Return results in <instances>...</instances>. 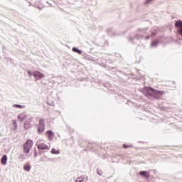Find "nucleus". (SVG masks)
<instances>
[{"label": "nucleus", "instance_id": "bb28decb", "mask_svg": "<svg viewBox=\"0 0 182 182\" xmlns=\"http://www.w3.org/2000/svg\"><path fill=\"white\" fill-rule=\"evenodd\" d=\"M38 9H39V11H42V7H41L40 6H38Z\"/></svg>", "mask_w": 182, "mask_h": 182}, {"label": "nucleus", "instance_id": "7c9ffc66", "mask_svg": "<svg viewBox=\"0 0 182 182\" xmlns=\"http://www.w3.org/2000/svg\"><path fill=\"white\" fill-rule=\"evenodd\" d=\"M34 157H36V154L34 155Z\"/></svg>", "mask_w": 182, "mask_h": 182}, {"label": "nucleus", "instance_id": "f3484780", "mask_svg": "<svg viewBox=\"0 0 182 182\" xmlns=\"http://www.w3.org/2000/svg\"><path fill=\"white\" fill-rule=\"evenodd\" d=\"M51 153L52 154H59V153H60V151L56 150L55 149H52Z\"/></svg>", "mask_w": 182, "mask_h": 182}, {"label": "nucleus", "instance_id": "2eb2a0df", "mask_svg": "<svg viewBox=\"0 0 182 182\" xmlns=\"http://www.w3.org/2000/svg\"><path fill=\"white\" fill-rule=\"evenodd\" d=\"M72 50L75 53H78V55H82V50H80L76 47L73 48Z\"/></svg>", "mask_w": 182, "mask_h": 182}, {"label": "nucleus", "instance_id": "f257e3e1", "mask_svg": "<svg viewBox=\"0 0 182 182\" xmlns=\"http://www.w3.org/2000/svg\"><path fill=\"white\" fill-rule=\"evenodd\" d=\"M164 91L156 90L151 87H144L143 94L149 99H159V96H162Z\"/></svg>", "mask_w": 182, "mask_h": 182}, {"label": "nucleus", "instance_id": "423d86ee", "mask_svg": "<svg viewBox=\"0 0 182 182\" xmlns=\"http://www.w3.org/2000/svg\"><path fill=\"white\" fill-rule=\"evenodd\" d=\"M27 116L25 112H22L18 114V120H19L20 123H22L24 120H26Z\"/></svg>", "mask_w": 182, "mask_h": 182}, {"label": "nucleus", "instance_id": "412c9836", "mask_svg": "<svg viewBox=\"0 0 182 182\" xmlns=\"http://www.w3.org/2000/svg\"><path fill=\"white\" fill-rule=\"evenodd\" d=\"M97 173L99 176H103V171L102 170L97 169Z\"/></svg>", "mask_w": 182, "mask_h": 182}, {"label": "nucleus", "instance_id": "4468645a", "mask_svg": "<svg viewBox=\"0 0 182 182\" xmlns=\"http://www.w3.org/2000/svg\"><path fill=\"white\" fill-rule=\"evenodd\" d=\"M12 107H14V109H23L25 108V105H18V104H14L12 105Z\"/></svg>", "mask_w": 182, "mask_h": 182}, {"label": "nucleus", "instance_id": "a878e982", "mask_svg": "<svg viewBox=\"0 0 182 182\" xmlns=\"http://www.w3.org/2000/svg\"><path fill=\"white\" fill-rule=\"evenodd\" d=\"M141 33H146V30L141 29Z\"/></svg>", "mask_w": 182, "mask_h": 182}, {"label": "nucleus", "instance_id": "dca6fc26", "mask_svg": "<svg viewBox=\"0 0 182 182\" xmlns=\"http://www.w3.org/2000/svg\"><path fill=\"white\" fill-rule=\"evenodd\" d=\"M159 42L160 41H155L152 42L151 44V48H157Z\"/></svg>", "mask_w": 182, "mask_h": 182}, {"label": "nucleus", "instance_id": "39448f33", "mask_svg": "<svg viewBox=\"0 0 182 182\" xmlns=\"http://www.w3.org/2000/svg\"><path fill=\"white\" fill-rule=\"evenodd\" d=\"M32 122V118H28L27 120L24 122V129L26 130H28V129H31L32 127V124H31Z\"/></svg>", "mask_w": 182, "mask_h": 182}, {"label": "nucleus", "instance_id": "1a4fd4ad", "mask_svg": "<svg viewBox=\"0 0 182 182\" xmlns=\"http://www.w3.org/2000/svg\"><path fill=\"white\" fill-rule=\"evenodd\" d=\"M46 103L47 105H48V106H55V102L53 101V97H52V96L48 97Z\"/></svg>", "mask_w": 182, "mask_h": 182}, {"label": "nucleus", "instance_id": "9d476101", "mask_svg": "<svg viewBox=\"0 0 182 182\" xmlns=\"http://www.w3.org/2000/svg\"><path fill=\"white\" fill-rule=\"evenodd\" d=\"M32 146H33V142H32V140H28L26 143L23 144V147H26V149H29L32 148Z\"/></svg>", "mask_w": 182, "mask_h": 182}, {"label": "nucleus", "instance_id": "aec40b11", "mask_svg": "<svg viewBox=\"0 0 182 182\" xmlns=\"http://www.w3.org/2000/svg\"><path fill=\"white\" fill-rule=\"evenodd\" d=\"M29 151H31V149H29V148H26L23 146V152L24 153H29Z\"/></svg>", "mask_w": 182, "mask_h": 182}, {"label": "nucleus", "instance_id": "0eeeda50", "mask_svg": "<svg viewBox=\"0 0 182 182\" xmlns=\"http://www.w3.org/2000/svg\"><path fill=\"white\" fill-rule=\"evenodd\" d=\"M38 150H49V146L46 144H36Z\"/></svg>", "mask_w": 182, "mask_h": 182}, {"label": "nucleus", "instance_id": "ddd939ff", "mask_svg": "<svg viewBox=\"0 0 182 182\" xmlns=\"http://www.w3.org/2000/svg\"><path fill=\"white\" fill-rule=\"evenodd\" d=\"M31 168H32V166L30 164H25L23 166V170L24 171H31Z\"/></svg>", "mask_w": 182, "mask_h": 182}, {"label": "nucleus", "instance_id": "f03ea898", "mask_svg": "<svg viewBox=\"0 0 182 182\" xmlns=\"http://www.w3.org/2000/svg\"><path fill=\"white\" fill-rule=\"evenodd\" d=\"M144 36L140 33L136 34H132L128 37V41L130 43H133L134 45H137L141 39H143Z\"/></svg>", "mask_w": 182, "mask_h": 182}, {"label": "nucleus", "instance_id": "5701e85b", "mask_svg": "<svg viewBox=\"0 0 182 182\" xmlns=\"http://www.w3.org/2000/svg\"><path fill=\"white\" fill-rule=\"evenodd\" d=\"M151 1H153V0H146L144 2L145 5H147V4H150V2H151Z\"/></svg>", "mask_w": 182, "mask_h": 182}, {"label": "nucleus", "instance_id": "6ab92c4d", "mask_svg": "<svg viewBox=\"0 0 182 182\" xmlns=\"http://www.w3.org/2000/svg\"><path fill=\"white\" fill-rule=\"evenodd\" d=\"M27 73H28L29 77H32V76H33V72H32L31 70H28Z\"/></svg>", "mask_w": 182, "mask_h": 182}, {"label": "nucleus", "instance_id": "9b49d317", "mask_svg": "<svg viewBox=\"0 0 182 182\" xmlns=\"http://www.w3.org/2000/svg\"><path fill=\"white\" fill-rule=\"evenodd\" d=\"M6 163H8V156L3 155L1 159V164H3V166H6Z\"/></svg>", "mask_w": 182, "mask_h": 182}, {"label": "nucleus", "instance_id": "cd10ccee", "mask_svg": "<svg viewBox=\"0 0 182 182\" xmlns=\"http://www.w3.org/2000/svg\"><path fill=\"white\" fill-rule=\"evenodd\" d=\"M145 39H150V36H145Z\"/></svg>", "mask_w": 182, "mask_h": 182}, {"label": "nucleus", "instance_id": "393cba45", "mask_svg": "<svg viewBox=\"0 0 182 182\" xmlns=\"http://www.w3.org/2000/svg\"><path fill=\"white\" fill-rule=\"evenodd\" d=\"M75 182H83V180L79 178V177L75 180Z\"/></svg>", "mask_w": 182, "mask_h": 182}, {"label": "nucleus", "instance_id": "4be33fe9", "mask_svg": "<svg viewBox=\"0 0 182 182\" xmlns=\"http://www.w3.org/2000/svg\"><path fill=\"white\" fill-rule=\"evenodd\" d=\"M123 147L124 149H129V147H132V145H127L126 144H124Z\"/></svg>", "mask_w": 182, "mask_h": 182}, {"label": "nucleus", "instance_id": "c85d7f7f", "mask_svg": "<svg viewBox=\"0 0 182 182\" xmlns=\"http://www.w3.org/2000/svg\"><path fill=\"white\" fill-rule=\"evenodd\" d=\"M151 36H152V38H154V36H156V33H152Z\"/></svg>", "mask_w": 182, "mask_h": 182}, {"label": "nucleus", "instance_id": "6e6552de", "mask_svg": "<svg viewBox=\"0 0 182 182\" xmlns=\"http://www.w3.org/2000/svg\"><path fill=\"white\" fill-rule=\"evenodd\" d=\"M46 136H48V139L52 141L55 139V133L52 132V130H48L46 132Z\"/></svg>", "mask_w": 182, "mask_h": 182}, {"label": "nucleus", "instance_id": "b1692460", "mask_svg": "<svg viewBox=\"0 0 182 182\" xmlns=\"http://www.w3.org/2000/svg\"><path fill=\"white\" fill-rule=\"evenodd\" d=\"M80 180H82V181H85V176H81L79 177Z\"/></svg>", "mask_w": 182, "mask_h": 182}, {"label": "nucleus", "instance_id": "20e7f679", "mask_svg": "<svg viewBox=\"0 0 182 182\" xmlns=\"http://www.w3.org/2000/svg\"><path fill=\"white\" fill-rule=\"evenodd\" d=\"M33 77L36 80H41V79H43V77H45V75L39 71H34Z\"/></svg>", "mask_w": 182, "mask_h": 182}, {"label": "nucleus", "instance_id": "a211bd4d", "mask_svg": "<svg viewBox=\"0 0 182 182\" xmlns=\"http://www.w3.org/2000/svg\"><path fill=\"white\" fill-rule=\"evenodd\" d=\"M18 160H20V161H23V160H25V156L23 154L19 155Z\"/></svg>", "mask_w": 182, "mask_h": 182}, {"label": "nucleus", "instance_id": "f8f14e48", "mask_svg": "<svg viewBox=\"0 0 182 182\" xmlns=\"http://www.w3.org/2000/svg\"><path fill=\"white\" fill-rule=\"evenodd\" d=\"M139 175L142 176L143 177H146V178L150 177V174L147 171H140L139 172Z\"/></svg>", "mask_w": 182, "mask_h": 182}, {"label": "nucleus", "instance_id": "2f4dec72", "mask_svg": "<svg viewBox=\"0 0 182 182\" xmlns=\"http://www.w3.org/2000/svg\"><path fill=\"white\" fill-rule=\"evenodd\" d=\"M87 180V177H86Z\"/></svg>", "mask_w": 182, "mask_h": 182}, {"label": "nucleus", "instance_id": "c756f323", "mask_svg": "<svg viewBox=\"0 0 182 182\" xmlns=\"http://www.w3.org/2000/svg\"><path fill=\"white\" fill-rule=\"evenodd\" d=\"M117 35H119V34H117V33H114V36H117Z\"/></svg>", "mask_w": 182, "mask_h": 182}, {"label": "nucleus", "instance_id": "7ed1b4c3", "mask_svg": "<svg viewBox=\"0 0 182 182\" xmlns=\"http://www.w3.org/2000/svg\"><path fill=\"white\" fill-rule=\"evenodd\" d=\"M45 132V119H40L38 127L37 129V133L38 134H42Z\"/></svg>", "mask_w": 182, "mask_h": 182}]
</instances>
